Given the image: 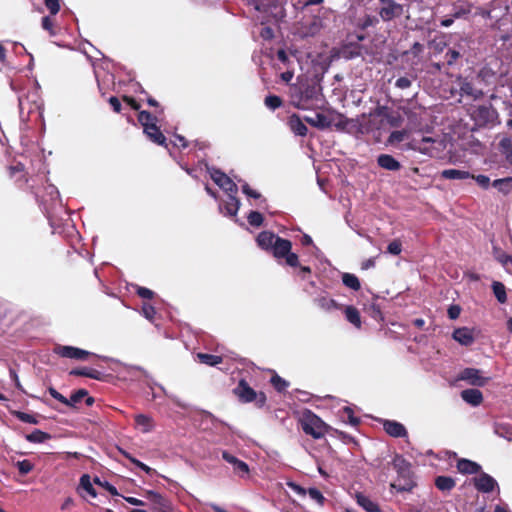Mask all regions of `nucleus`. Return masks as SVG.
Listing matches in <instances>:
<instances>
[{
  "label": "nucleus",
  "mask_w": 512,
  "mask_h": 512,
  "mask_svg": "<svg viewBox=\"0 0 512 512\" xmlns=\"http://www.w3.org/2000/svg\"><path fill=\"white\" fill-rule=\"evenodd\" d=\"M125 456L133 463L135 464L137 467H139L141 470H143L144 472H146L147 474H151L153 472V469L150 468L149 466H147L146 464H144L143 462L129 456L128 454L125 453Z\"/></svg>",
  "instance_id": "bf43d9fd"
},
{
  "label": "nucleus",
  "mask_w": 512,
  "mask_h": 512,
  "mask_svg": "<svg viewBox=\"0 0 512 512\" xmlns=\"http://www.w3.org/2000/svg\"><path fill=\"white\" fill-rule=\"evenodd\" d=\"M196 357L200 363L211 367L217 366L223 362V357L220 355L198 353Z\"/></svg>",
  "instance_id": "c756f323"
},
{
  "label": "nucleus",
  "mask_w": 512,
  "mask_h": 512,
  "mask_svg": "<svg viewBox=\"0 0 512 512\" xmlns=\"http://www.w3.org/2000/svg\"><path fill=\"white\" fill-rule=\"evenodd\" d=\"M79 489L84 490L91 497L95 498L97 496V492L92 485L91 477L88 474H83L80 477Z\"/></svg>",
  "instance_id": "c9c22d12"
},
{
  "label": "nucleus",
  "mask_w": 512,
  "mask_h": 512,
  "mask_svg": "<svg viewBox=\"0 0 512 512\" xmlns=\"http://www.w3.org/2000/svg\"><path fill=\"white\" fill-rule=\"evenodd\" d=\"M234 395L242 403L255 402L257 408H263L266 405L267 397L262 391L256 392L245 379H241L233 389Z\"/></svg>",
  "instance_id": "39448f33"
},
{
  "label": "nucleus",
  "mask_w": 512,
  "mask_h": 512,
  "mask_svg": "<svg viewBox=\"0 0 512 512\" xmlns=\"http://www.w3.org/2000/svg\"><path fill=\"white\" fill-rule=\"evenodd\" d=\"M436 142V139L432 137L423 136L420 139H411L407 146L411 150L418 151L422 154H426L429 156H433V154L437 151V149L434 147V144Z\"/></svg>",
  "instance_id": "9b49d317"
},
{
  "label": "nucleus",
  "mask_w": 512,
  "mask_h": 512,
  "mask_svg": "<svg viewBox=\"0 0 512 512\" xmlns=\"http://www.w3.org/2000/svg\"><path fill=\"white\" fill-rule=\"evenodd\" d=\"M408 137V131L407 130H396L393 131L388 138V143L395 144L400 143L407 139Z\"/></svg>",
  "instance_id": "a18cd8bd"
},
{
  "label": "nucleus",
  "mask_w": 512,
  "mask_h": 512,
  "mask_svg": "<svg viewBox=\"0 0 512 512\" xmlns=\"http://www.w3.org/2000/svg\"><path fill=\"white\" fill-rule=\"evenodd\" d=\"M346 319L353 324L355 327H361V317L358 309L352 305L345 308Z\"/></svg>",
  "instance_id": "473e14b6"
},
{
  "label": "nucleus",
  "mask_w": 512,
  "mask_h": 512,
  "mask_svg": "<svg viewBox=\"0 0 512 512\" xmlns=\"http://www.w3.org/2000/svg\"><path fill=\"white\" fill-rule=\"evenodd\" d=\"M143 133L151 142L168 149L169 143L167 142V138L162 133L160 127L157 124H150L148 127L145 125V128H143Z\"/></svg>",
  "instance_id": "4468645a"
},
{
  "label": "nucleus",
  "mask_w": 512,
  "mask_h": 512,
  "mask_svg": "<svg viewBox=\"0 0 512 512\" xmlns=\"http://www.w3.org/2000/svg\"><path fill=\"white\" fill-rule=\"evenodd\" d=\"M471 178L474 179L476 181V183L484 189H487L490 185V178L486 175H482V174L477 175V176L473 175V177H471Z\"/></svg>",
  "instance_id": "13d9d810"
},
{
  "label": "nucleus",
  "mask_w": 512,
  "mask_h": 512,
  "mask_svg": "<svg viewBox=\"0 0 512 512\" xmlns=\"http://www.w3.org/2000/svg\"><path fill=\"white\" fill-rule=\"evenodd\" d=\"M134 420L137 427H139L143 433H148L154 428V421L150 416L138 414L134 417Z\"/></svg>",
  "instance_id": "bb28decb"
},
{
  "label": "nucleus",
  "mask_w": 512,
  "mask_h": 512,
  "mask_svg": "<svg viewBox=\"0 0 512 512\" xmlns=\"http://www.w3.org/2000/svg\"><path fill=\"white\" fill-rule=\"evenodd\" d=\"M234 467L235 473L243 477L249 473V466L246 462L239 460Z\"/></svg>",
  "instance_id": "4d7b16f0"
},
{
  "label": "nucleus",
  "mask_w": 512,
  "mask_h": 512,
  "mask_svg": "<svg viewBox=\"0 0 512 512\" xmlns=\"http://www.w3.org/2000/svg\"><path fill=\"white\" fill-rule=\"evenodd\" d=\"M383 428L389 436L394 438L406 437L408 435L405 426L395 420H385Z\"/></svg>",
  "instance_id": "f3484780"
},
{
  "label": "nucleus",
  "mask_w": 512,
  "mask_h": 512,
  "mask_svg": "<svg viewBox=\"0 0 512 512\" xmlns=\"http://www.w3.org/2000/svg\"><path fill=\"white\" fill-rule=\"evenodd\" d=\"M270 383L272 384L274 389L279 393L285 392L289 387V382L280 377L276 373L271 377Z\"/></svg>",
  "instance_id": "58836bf2"
},
{
  "label": "nucleus",
  "mask_w": 512,
  "mask_h": 512,
  "mask_svg": "<svg viewBox=\"0 0 512 512\" xmlns=\"http://www.w3.org/2000/svg\"><path fill=\"white\" fill-rule=\"evenodd\" d=\"M357 503L367 512H378V505L363 494L356 495Z\"/></svg>",
  "instance_id": "7c9ffc66"
},
{
  "label": "nucleus",
  "mask_w": 512,
  "mask_h": 512,
  "mask_svg": "<svg viewBox=\"0 0 512 512\" xmlns=\"http://www.w3.org/2000/svg\"><path fill=\"white\" fill-rule=\"evenodd\" d=\"M48 392L54 399L68 407H75L77 403L81 402L82 399L88 395V391L86 389H79L73 392L70 398L67 399L52 386L48 388Z\"/></svg>",
  "instance_id": "f8f14e48"
},
{
  "label": "nucleus",
  "mask_w": 512,
  "mask_h": 512,
  "mask_svg": "<svg viewBox=\"0 0 512 512\" xmlns=\"http://www.w3.org/2000/svg\"><path fill=\"white\" fill-rule=\"evenodd\" d=\"M135 292L142 299L150 300L155 296L154 291L150 290L149 288L139 286V285L135 286Z\"/></svg>",
  "instance_id": "8fccbe9b"
},
{
  "label": "nucleus",
  "mask_w": 512,
  "mask_h": 512,
  "mask_svg": "<svg viewBox=\"0 0 512 512\" xmlns=\"http://www.w3.org/2000/svg\"><path fill=\"white\" fill-rule=\"evenodd\" d=\"M460 313H461V307L459 305H456V304L455 305H450L448 310H447L448 317L451 320L457 319L460 316Z\"/></svg>",
  "instance_id": "680f3d73"
},
{
  "label": "nucleus",
  "mask_w": 512,
  "mask_h": 512,
  "mask_svg": "<svg viewBox=\"0 0 512 512\" xmlns=\"http://www.w3.org/2000/svg\"><path fill=\"white\" fill-rule=\"evenodd\" d=\"M461 398L472 406H479L483 402V394L478 389H465L461 392Z\"/></svg>",
  "instance_id": "4be33fe9"
},
{
  "label": "nucleus",
  "mask_w": 512,
  "mask_h": 512,
  "mask_svg": "<svg viewBox=\"0 0 512 512\" xmlns=\"http://www.w3.org/2000/svg\"><path fill=\"white\" fill-rule=\"evenodd\" d=\"M53 15L44 16L41 21L42 28L49 32L51 36L56 35L54 20L52 19Z\"/></svg>",
  "instance_id": "49530a36"
},
{
  "label": "nucleus",
  "mask_w": 512,
  "mask_h": 512,
  "mask_svg": "<svg viewBox=\"0 0 512 512\" xmlns=\"http://www.w3.org/2000/svg\"><path fill=\"white\" fill-rule=\"evenodd\" d=\"M287 125L289 126L290 130L297 136L305 137L308 133L307 126L297 114H292L288 117Z\"/></svg>",
  "instance_id": "6ab92c4d"
},
{
  "label": "nucleus",
  "mask_w": 512,
  "mask_h": 512,
  "mask_svg": "<svg viewBox=\"0 0 512 512\" xmlns=\"http://www.w3.org/2000/svg\"><path fill=\"white\" fill-rule=\"evenodd\" d=\"M411 85L412 81L408 77H400L395 82V86L400 89H407Z\"/></svg>",
  "instance_id": "e2e57ef3"
},
{
  "label": "nucleus",
  "mask_w": 512,
  "mask_h": 512,
  "mask_svg": "<svg viewBox=\"0 0 512 512\" xmlns=\"http://www.w3.org/2000/svg\"><path fill=\"white\" fill-rule=\"evenodd\" d=\"M458 471L462 474H477L481 471V466L469 459L461 458L457 461L456 465Z\"/></svg>",
  "instance_id": "5701e85b"
},
{
  "label": "nucleus",
  "mask_w": 512,
  "mask_h": 512,
  "mask_svg": "<svg viewBox=\"0 0 512 512\" xmlns=\"http://www.w3.org/2000/svg\"><path fill=\"white\" fill-rule=\"evenodd\" d=\"M434 484L439 491L443 493H449L455 488L456 481L450 476L441 475L435 478Z\"/></svg>",
  "instance_id": "393cba45"
},
{
  "label": "nucleus",
  "mask_w": 512,
  "mask_h": 512,
  "mask_svg": "<svg viewBox=\"0 0 512 512\" xmlns=\"http://www.w3.org/2000/svg\"><path fill=\"white\" fill-rule=\"evenodd\" d=\"M247 221L253 227H260L263 224L264 217L258 211H250L247 216Z\"/></svg>",
  "instance_id": "c03bdc74"
},
{
  "label": "nucleus",
  "mask_w": 512,
  "mask_h": 512,
  "mask_svg": "<svg viewBox=\"0 0 512 512\" xmlns=\"http://www.w3.org/2000/svg\"><path fill=\"white\" fill-rule=\"evenodd\" d=\"M123 101L127 103L133 110L140 111V103L137 102L133 97L124 95L122 97Z\"/></svg>",
  "instance_id": "0e129e2a"
},
{
  "label": "nucleus",
  "mask_w": 512,
  "mask_h": 512,
  "mask_svg": "<svg viewBox=\"0 0 512 512\" xmlns=\"http://www.w3.org/2000/svg\"><path fill=\"white\" fill-rule=\"evenodd\" d=\"M497 116L496 110L489 105H479L475 107L471 113V117L479 124L486 125L488 123L493 122L494 118Z\"/></svg>",
  "instance_id": "ddd939ff"
},
{
  "label": "nucleus",
  "mask_w": 512,
  "mask_h": 512,
  "mask_svg": "<svg viewBox=\"0 0 512 512\" xmlns=\"http://www.w3.org/2000/svg\"><path fill=\"white\" fill-rule=\"evenodd\" d=\"M460 89L463 94L471 96L475 100L480 99L483 96L482 90L475 88L473 83L468 81L463 82Z\"/></svg>",
  "instance_id": "f704fd0d"
},
{
  "label": "nucleus",
  "mask_w": 512,
  "mask_h": 512,
  "mask_svg": "<svg viewBox=\"0 0 512 512\" xmlns=\"http://www.w3.org/2000/svg\"><path fill=\"white\" fill-rule=\"evenodd\" d=\"M142 314L147 320L154 322L157 312L153 305L144 303L142 306Z\"/></svg>",
  "instance_id": "de8ad7c7"
},
{
  "label": "nucleus",
  "mask_w": 512,
  "mask_h": 512,
  "mask_svg": "<svg viewBox=\"0 0 512 512\" xmlns=\"http://www.w3.org/2000/svg\"><path fill=\"white\" fill-rule=\"evenodd\" d=\"M143 496L150 502L156 512H172V504L168 498L153 490H145Z\"/></svg>",
  "instance_id": "6e6552de"
},
{
  "label": "nucleus",
  "mask_w": 512,
  "mask_h": 512,
  "mask_svg": "<svg viewBox=\"0 0 512 512\" xmlns=\"http://www.w3.org/2000/svg\"><path fill=\"white\" fill-rule=\"evenodd\" d=\"M511 182H512V178L496 179L493 181L492 185H493V187L498 189L500 192L507 194L510 191Z\"/></svg>",
  "instance_id": "79ce46f5"
},
{
  "label": "nucleus",
  "mask_w": 512,
  "mask_h": 512,
  "mask_svg": "<svg viewBox=\"0 0 512 512\" xmlns=\"http://www.w3.org/2000/svg\"><path fill=\"white\" fill-rule=\"evenodd\" d=\"M402 251V244L399 240L391 241L387 246V252L392 255H399Z\"/></svg>",
  "instance_id": "6e6d98bb"
},
{
  "label": "nucleus",
  "mask_w": 512,
  "mask_h": 512,
  "mask_svg": "<svg viewBox=\"0 0 512 512\" xmlns=\"http://www.w3.org/2000/svg\"><path fill=\"white\" fill-rule=\"evenodd\" d=\"M471 12L470 7H455V11L453 12V18H461L465 15H468Z\"/></svg>",
  "instance_id": "69168bd1"
},
{
  "label": "nucleus",
  "mask_w": 512,
  "mask_h": 512,
  "mask_svg": "<svg viewBox=\"0 0 512 512\" xmlns=\"http://www.w3.org/2000/svg\"><path fill=\"white\" fill-rule=\"evenodd\" d=\"M378 15L384 22H390L400 18L405 13L404 5L395 0H378ZM408 12V10H406Z\"/></svg>",
  "instance_id": "423d86ee"
},
{
  "label": "nucleus",
  "mask_w": 512,
  "mask_h": 512,
  "mask_svg": "<svg viewBox=\"0 0 512 512\" xmlns=\"http://www.w3.org/2000/svg\"><path fill=\"white\" fill-rule=\"evenodd\" d=\"M173 147H176L178 149H185L188 147V141L186 138L182 135L175 134L174 139L171 141Z\"/></svg>",
  "instance_id": "5fc2aeb1"
},
{
  "label": "nucleus",
  "mask_w": 512,
  "mask_h": 512,
  "mask_svg": "<svg viewBox=\"0 0 512 512\" xmlns=\"http://www.w3.org/2000/svg\"><path fill=\"white\" fill-rule=\"evenodd\" d=\"M15 466L22 476L29 474L34 469V464L28 459L17 461Z\"/></svg>",
  "instance_id": "37998d69"
},
{
  "label": "nucleus",
  "mask_w": 512,
  "mask_h": 512,
  "mask_svg": "<svg viewBox=\"0 0 512 512\" xmlns=\"http://www.w3.org/2000/svg\"><path fill=\"white\" fill-rule=\"evenodd\" d=\"M314 303L324 311H331L333 309H340L341 306L334 299L327 296H319L314 299Z\"/></svg>",
  "instance_id": "cd10ccee"
},
{
  "label": "nucleus",
  "mask_w": 512,
  "mask_h": 512,
  "mask_svg": "<svg viewBox=\"0 0 512 512\" xmlns=\"http://www.w3.org/2000/svg\"><path fill=\"white\" fill-rule=\"evenodd\" d=\"M236 194L237 193H229L228 200L224 204L226 214L229 216H236V214L240 208V201L235 196Z\"/></svg>",
  "instance_id": "c85d7f7f"
},
{
  "label": "nucleus",
  "mask_w": 512,
  "mask_h": 512,
  "mask_svg": "<svg viewBox=\"0 0 512 512\" xmlns=\"http://www.w3.org/2000/svg\"><path fill=\"white\" fill-rule=\"evenodd\" d=\"M453 339L464 346H470L474 343L473 331L467 327L457 328L453 332Z\"/></svg>",
  "instance_id": "aec40b11"
},
{
  "label": "nucleus",
  "mask_w": 512,
  "mask_h": 512,
  "mask_svg": "<svg viewBox=\"0 0 512 512\" xmlns=\"http://www.w3.org/2000/svg\"><path fill=\"white\" fill-rule=\"evenodd\" d=\"M264 103L267 108L276 110L283 105V100L277 95H268L265 97Z\"/></svg>",
  "instance_id": "a19ab883"
},
{
  "label": "nucleus",
  "mask_w": 512,
  "mask_h": 512,
  "mask_svg": "<svg viewBox=\"0 0 512 512\" xmlns=\"http://www.w3.org/2000/svg\"><path fill=\"white\" fill-rule=\"evenodd\" d=\"M441 177L449 180H464L473 177V175L464 170L445 169L441 172Z\"/></svg>",
  "instance_id": "a878e982"
},
{
  "label": "nucleus",
  "mask_w": 512,
  "mask_h": 512,
  "mask_svg": "<svg viewBox=\"0 0 512 512\" xmlns=\"http://www.w3.org/2000/svg\"><path fill=\"white\" fill-rule=\"evenodd\" d=\"M109 104L113 108L114 112L119 113L121 111V102L116 96H111L109 98Z\"/></svg>",
  "instance_id": "774afa93"
},
{
  "label": "nucleus",
  "mask_w": 512,
  "mask_h": 512,
  "mask_svg": "<svg viewBox=\"0 0 512 512\" xmlns=\"http://www.w3.org/2000/svg\"><path fill=\"white\" fill-rule=\"evenodd\" d=\"M377 164L388 171H398L401 168L400 162L389 154H380L377 157Z\"/></svg>",
  "instance_id": "412c9836"
},
{
  "label": "nucleus",
  "mask_w": 512,
  "mask_h": 512,
  "mask_svg": "<svg viewBox=\"0 0 512 512\" xmlns=\"http://www.w3.org/2000/svg\"><path fill=\"white\" fill-rule=\"evenodd\" d=\"M461 57V52L455 47L448 48V50L445 53V59L448 66L454 65L457 62V60L460 59Z\"/></svg>",
  "instance_id": "ea45409f"
},
{
  "label": "nucleus",
  "mask_w": 512,
  "mask_h": 512,
  "mask_svg": "<svg viewBox=\"0 0 512 512\" xmlns=\"http://www.w3.org/2000/svg\"><path fill=\"white\" fill-rule=\"evenodd\" d=\"M458 379L466 381L472 386L483 387L489 382L490 377L483 376L479 369L465 368L460 372Z\"/></svg>",
  "instance_id": "1a4fd4ad"
},
{
  "label": "nucleus",
  "mask_w": 512,
  "mask_h": 512,
  "mask_svg": "<svg viewBox=\"0 0 512 512\" xmlns=\"http://www.w3.org/2000/svg\"><path fill=\"white\" fill-rule=\"evenodd\" d=\"M137 118L143 128H145V125L148 127L150 124H157L158 122L157 116L146 110L139 111Z\"/></svg>",
  "instance_id": "4c0bfd02"
},
{
  "label": "nucleus",
  "mask_w": 512,
  "mask_h": 512,
  "mask_svg": "<svg viewBox=\"0 0 512 512\" xmlns=\"http://www.w3.org/2000/svg\"><path fill=\"white\" fill-rule=\"evenodd\" d=\"M322 97V87L315 80H306L298 86V102L295 106L298 109H307L310 104L317 103Z\"/></svg>",
  "instance_id": "20e7f679"
},
{
  "label": "nucleus",
  "mask_w": 512,
  "mask_h": 512,
  "mask_svg": "<svg viewBox=\"0 0 512 512\" xmlns=\"http://www.w3.org/2000/svg\"><path fill=\"white\" fill-rule=\"evenodd\" d=\"M307 494L310 496L311 499L316 501L318 504L323 505L325 502V497L321 493L320 490L317 488L311 487L307 489Z\"/></svg>",
  "instance_id": "3c124183"
},
{
  "label": "nucleus",
  "mask_w": 512,
  "mask_h": 512,
  "mask_svg": "<svg viewBox=\"0 0 512 512\" xmlns=\"http://www.w3.org/2000/svg\"><path fill=\"white\" fill-rule=\"evenodd\" d=\"M342 412L347 417L348 422L352 426H357L360 423V419L354 415V411L352 408L345 406Z\"/></svg>",
  "instance_id": "603ef678"
},
{
  "label": "nucleus",
  "mask_w": 512,
  "mask_h": 512,
  "mask_svg": "<svg viewBox=\"0 0 512 512\" xmlns=\"http://www.w3.org/2000/svg\"><path fill=\"white\" fill-rule=\"evenodd\" d=\"M55 352L64 358L85 360L91 353L73 346H57Z\"/></svg>",
  "instance_id": "2eb2a0df"
},
{
  "label": "nucleus",
  "mask_w": 512,
  "mask_h": 512,
  "mask_svg": "<svg viewBox=\"0 0 512 512\" xmlns=\"http://www.w3.org/2000/svg\"><path fill=\"white\" fill-rule=\"evenodd\" d=\"M8 172L11 178H16L15 182L20 188L28 183V177L27 173L25 172L24 164L18 162L16 165H11L8 167Z\"/></svg>",
  "instance_id": "a211bd4d"
},
{
  "label": "nucleus",
  "mask_w": 512,
  "mask_h": 512,
  "mask_svg": "<svg viewBox=\"0 0 512 512\" xmlns=\"http://www.w3.org/2000/svg\"><path fill=\"white\" fill-rule=\"evenodd\" d=\"M210 176L214 183L223 189L227 194L238 192V187L234 181L220 169H210Z\"/></svg>",
  "instance_id": "9d476101"
},
{
  "label": "nucleus",
  "mask_w": 512,
  "mask_h": 512,
  "mask_svg": "<svg viewBox=\"0 0 512 512\" xmlns=\"http://www.w3.org/2000/svg\"><path fill=\"white\" fill-rule=\"evenodd\" d=\"M25 439L30 443H43L51 439V435L39 429H35L25 436Z\"/></svg>",
  "instance_id": "72a5a7b5"
},
{
  "label": "nucleus",
  "mask_w": 512,
  "mask_h": 512,
  "mask_svg": "<svg viewBox=\"0 0 512 512\" xmlns=\"http://www.w3.org/2000/svg\"><path fill=\"white\" fill-rule=\"evenodd\" d=\"M61 0H44V4L51 15H56L60 11Z\"/></svg>",
  "instance_id": "864d4df0"
},
{
  "label": "nucleus",
  "mask_w": 512,
  "mask_h": 512,
  "mask_svg": "<svg viewBox=\"0 0 512 512\" xmlns=\"http://www.w3.org/2000/svg\"><path fill=\"white\" fill-rule=\"evenodd\" d=\"M392 464L393 468L397 472L398 482L392 483L391 487L399 492L412 491L417 486V483L414 479L411 463L408 462L403 456L397 454L393 458Z\"/></svg>",
  "instance_id": "f03ea898"
},
{
  "label": "nucleus",
  "mask_w": 512,
  "mask_h": 512,
  "mask_svg": "<svg viewBox=\"0 0 512 512\" xmlns=\"http://www.w3.org/2000/svg\"><path fill=\"white\" fill-rule=\"evenodd\" d=\"M299 423L303 432L314 439L323 438L331 429L328 424L309 409H305L302 412Z\"/></svg>",
  "instance_id": "7ed1b4c3"
},
{
  "label": "nucleus",
  "mask_w": 512,
  "mask_h": 512,
  "mask_svg": "<svg viewBox=\"0 0 512 512\" xmlns=\"http://www.w3.org/2000/svg\"><path fill=\"white\" fill-rule=\"evenodd\" d=\"M242 192L247 195L248 197H251V198H254V199H259L261 197V194L255 190H253L249 184L247 183H244L242 185Z\"/></svg>",
  "instance_id": "052dcab7"
},
{
  "label": "nucleus",
  "mask_w": 512,
  "mask_h": 512,
  "mask_svg": "<svg viewBox=\"0 0 512 512\" xmlns=\"http://www.w3.org/2000/svg\"><path fill=\"white\" fill-rule=\"evenodd\" d=\"M14 415L18 420H20L24 423L35 424V425L39 423L37 418L34 415L28 414L26 412L16 411V412H14Z\"/></svg>",
  "instance_id": "09e8293b"
},
{
  "label": "nucleus",
  "mask_w": 512,
  "mask_h": 512,
  "mask_svg": "<svg viewBox=\"0 0 512 512\" xmlns=\"http://www.w3.org/2000/svg\"><path fill=\"white\" fill-rule=\"evenodd\" d=\"M342 282L346 287L354 291H358L361 288L358 277L351 273H344L342 276Z\"/></svg>",
  "instance_id": "e433bc0d"
},
{
  "label": "nucleus",
  "mask_w": 512,
  "mask_h": 512,
  "mask_svg": "<svg viewBox=\"0 0 512 512\" xmlns=\"http://www.w3.org/2000/svg\"><path fill=\"white\" fill-rule=\"evenodd\" d=\"M257 245L264 251L269 252L278 261L289 267L299 266V256L292 252V242L282 238L271 231H262L256 238Z\"/></svg>",
  "instance_id": "f257e3e1"
},
{
  "label": "nucleus",
  "mask_w": 512,
  "mask_h": 512,
  "mask_svg": "<svg viewBox=\"0 0 512 512\" xmlns=\"http://www.w3.org/2000/svg\"><path fill=\"white\" fill-rule=\"evenodd\" d=\"M491 287H492L493 294L496 297L497 301L501 304L506 303L507 302V293H506L505 285L502 282L493 281Z\"/></svg>",
  "instance_id": "2f4dec72"
},
{
  "label": "nucleus",
  "mask_w": 512,
  "mask_h": 512,
  "mask_svg": "<svg viewBox=\"0 0 512 512\" xmlns=\"http://www.w3.org/2000/svg\"><path fill=\"white\" fill-rule=\"evenodd\" d=\"M69 374L73 376L88 377L95 380H102L104 378V374L101 371L90 367L74 368L69 372Z\"/></svg>",
  "instance_id": "b1692460"
},
{
  "label": "nucleus",
  "mask_w": 512,
  "mask_h": 512,
  "mask_svg": "<svg viewBox=\"0 0 512 512\" xmlns=\"http://www.w3.org/2000/svg\"><path fill=\"white\" fill-rule=\"evenodd\" d=\"M288 486L298 495L300 496H305L307 494V489H305L304 487H302L301 485L299 484H296V483H293V482H290L288 483Z\"/></svg>",
  "instance_id": "338daca9"
},
{
  "label": "nucleus",
  "mask_w": 512,
  "mask_h": 512,
  "mask_svg": "<svg viewBox=\"0 0 512 512\" xmlns=\"http://www.w3.org/2000/svg\"><path fill=\"white\" fill-rule=\"evenodd\" d=\"M474 486L479 492L489 493L497 486V482L492 476L483 472L479 477L474 478Z\"/></svg>",
  "instance_id": "dca6fc26"
},
{
  "label": "nucleus",
  "mask_w": 512,
  "mask_h": 512,
  "mask_svg": "<svg viewBox=\"0 0 512 512\" xmlns=\"http://www.w3.org/2000/svg\"><path fill=\"white\" fill-rule=\"evenodd\" d=\"M335 116L339 119L337 123H335V118L333 116H329L323 113H316L313 117L306 116L304 120L311 126L321 130L328 129L332 125H335L339 129L344 128L346 125L344 116L340 113H336Z\"/></svg>",
  "instance_id": "0eeeda50"
}]
</instances>
